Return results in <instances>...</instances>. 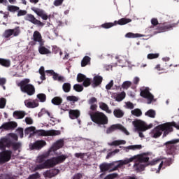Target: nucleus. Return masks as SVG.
I'll return each mask as SVG.
<instances>
[{
    "label": "nucleus",
    "instance_id": "nucleus-1",
    "mask_svg": "<svg viewBox=\"0 0 179 179\" xmlns=\"http://www.w3.org/2000/svg\"><path fill=\"white\" fill-rule=\"evenodd\" d=\"M64 145V140H58L52 147L50 148L47 154H43L38 155L36 158V165L34 167V171H42L43 169H50L55 168L56 165L63 164L68 158V155H59L58 157H53L48 159L51 152H55L60 148H62Z\"/></svg>",
    "mask_w": 179,
    "mask_h": 179
},
{
    "label": "nucleus",
    "instance_id": "nucleus-2",
    "mask_svg": "<svg viewBox=\"0 0 179 179\" xmlns=\"http://www.w3.org/2000/svg\"><path fill=\"white\" fill-rule=\"evenodd\" d=\"M173 127L177 128V129H179V122H178V123H176V122H171V123L159 124V126H156L155 129H152L150 133V136L152 138H159L163 134L162 137L164 138L165 137H167L168 134H170V132H173Z\"/></svg>",
    "mask_w": 179,
    "mask_h": 179
},
{
    "label": "nucleus",
    "instance_id": "nucleus-3",
    "mask_svg": "<svg viewBox=\"0 0 179 179\" xmlns=\"http://www.w3.org/2000/svg\"><path fill=\"white\" fill-rule=\"evenodd\" d=\"M10 143L6 137H3L0 140V164H6L10 161L12 158V151L6 150V148H10L7 144Z\"/></svg>",
    "mask_w": 179,
    "mask_h": 179
},
{
    "label": "nucleus",
    "instance_id": "nucleus-4",
    "mask_svg": "<svg viewBox=\"0 0 179 179\" xmlns=\"http://www.w3.org/2000/svg\"><path fill=\"white\" fill-rule=\"evenodd\" d=\"M131 159H124L122 161H118V164L115 166V162H111L110 164H108L107 162H103V164H101L99 165V169L100 172H103V173H106V172H114L115 171H117L119 168H122L123 165H127Z\"/></svg>",
    "mask_w": 179,
    "mask_h": 179
},
{
    "label": "nucleus",
    "instance_id": "nucleus-5",
    "mask_svg": "<svg viewBox=\"0 0 179 179\" xmlns=\"http://www.w3.org/2000/svg\"><path fill=\"white\" fill-rule=\"evenodd\" d=\"M18 86H20L22 92L27 93L29 96H32L36 93L35 86L30 83V79L27 78L22 79V80L18 83Z\"/></svg>",
    "mask_w": 179,
    "mask_h": 179
},
{
    "label": "nucleus",
    "instance_id": "nucleus-6",
    "mask_svg": "<svg viewBox=\"0 0 179 179\" xmlns=\"http://www.w3.org/2000/svg\"><path fill=\"white\" fill-rule=\"evenodd\" d=\"M179 143V138L167 141L164 143L166 145V152L167 155H172L175 158V155L177 154L178 146L177 144Z\"/></svg>",
    "mask_w": 179,
    "mask_h": 179
},
{
    "label": "nucleus",
    "instance_id": "nucleus-7",
    "mask_svg": "<svg viewBox=\"0 0 179 179\" xmlns=\"http://www.w3.org/2000/svg\"><path fill=\"white\" fill-rule=\"evenodd\" d=\"M91 120L93 122L96 124H101L104 125V124H108V119L103 112H93V113H90Z\"/></svg>",
    "mask_w": 179,
    "mask_h": 179
},
{
    "label": "nucleus",
    "instance_id": "nucleus-8",
    "mask_svg": "<svg viewBox=\"0 0 179 179\" xmlns=\"http://www.w3.org/2000/svg\"><path fill=\"white\" fill-rule=\"evenodd\" d=\"M131 22H132V19H129L127 17H122L121 19H119V20H115L113 23H103V24H101V27H103V29H110V27L116 26L117 24L122 26L124 24H127V23H130Z\"/></svg>",
    "mask_w": 179,
    "mask_h": 179
},
{
    "label": "nucleus",
    "instance_id": "nucleus-9",
    "mask_svg": "<svg viewBox=\"0 0 179 179\" xmlns=\"http://www.w3.org/2000/svg\"><path fill=\"white\" fill-rule=\"evenodd\" d=\"M20 34V27L19 26H17V27H15V29H7L5 30L4 33L3 34V36L5 38H9L10 36H19Z\"/></svg>",
    "mask_w": 179,
    "mask_h": 179
},
{
    "label": "nucleus",
    "instance_id": "nucleus-10",
    "mask_svg": "<svg viewBox=\"0 0 179 179\" xmlns=\"http://www.w3.org/2000/svg\"><path fill=\"white\" fill-rule=\"evenodd\" d=\"M47 145L46 141L44 140H37L33 143L29 144V149L31 150H36V151H40L44 147Z\"/></svg>",
    "mask_w": 179,
    "mask_h": 179
},
{
    "label": "nucleus",
    "instance_id": "nucleus-11",
    "mask_svg": "<svg viewBox=\"0 0 179 179\" xmlns=\"http://www.w3.org/2000/svg\"><path fill=\"white\" fill-rule=\"evenodd\" d=\"M133 124L136 127V129H142V131H146V129H150V128H152L153 124L150 123V124H146L145 122H142V120H134L133 122Z\"/></svg>",
    "mask_w": 179,
    "mask_h": 179
},
{
    "label": "nucleus",
    "instance_id": "nucleus-12",
    "mask_svg": "<svg viewBox=\"0 0 179 179\" xmlns=\"http://www.w3.org/2000/svg\"><path fill=\"white\" fill-rule=\"evenodd\" d=\"M115 129H120L122 131V132H124V134L127 136L129 135L128 130H127V129H125L122 124H112V126H110V127L107 129L106 133L107 134H110L111 132H113V131H115Z\"/></svg>",
    "mask_w": 179,
    "mask_h": 179
},
{
    "label": "nucleus",
    "instance_id": "nucleus-13",
    "mask_svg": "<svg viewBox=\"0 0 179 179\" xmlns=\"http://www.w3.org/2000/svg\"><path fill=\"white\" fill-rule=\"evenodd\" d=\"M25 20H28L29 22H31V23H33V24H36L37 26H39L41 27L45 26V23H43V22H41V20H38V19H36L34 15H32L31 13H28L27 16H25Z\"/></svg>",
    "mask_w": 179,
    "mask_h": 179
},
{
    "label": "nucleus",
    "instance_id": "nucleus-14",
    "mask_svg": "<svg viewBox=\"0 0 179 179\" xmlns=\"http://www.w3.org/2000/svg\"><path fill=\"white\" fill-rule=\"evenodd\" d=\"M38 136H59L61 134L60 130H50V131H46V130H37Z\"/></svg>",
    "mask_w": 179,
    "mask_h": 179
},
{
    "label": "nucleus",
    "instance_id": "nucleus-15",
    "mask_svg": "<svg viewBox=\"0 0 179 179\" xmlns=\"http://www.w3.org/2000/svg\"><path fill=\"white\" fill-rule=\"evenodd\" d=\"M37 43H39V45L42 44V34L38 30H35L33 33V41H30L31 45H36Z\"/></svg>",
    "mask_w": 179,
    "mask_h": 179
},
{
    "label": "nucleus",
    "instance_id": "nucleus-16",
    "mask_svg": "<svg viewBox=\"0 0 179 179\" xmlns=\"http://www.w3.org/2000/svg\"><path fill=\"white\" fill-rule=\"evenodd\" d=\"M140 95L148 99V104H150V103H152L154 99V96L150 92V90L148 87H145V89H143V90H141V92H140Z\"/></svg>",
    "mask_w": 179,
    "mask_h": 179
},
{
    "label": "nucleus",
    "instance_id": "nucleus-17",
    "mask_svg": "<svg viewBox=\"0 0 179 179\" xmlns=\"http://www.w3.org/2000/svg\"><path fill=\"white\" fill-rule=\"evenodd\" d=\"M31 10L36 13L38 16H40L43 20H48V16L47 13H45V10L43 9H41L40 8H36L35 6H33L31 8Z\"/></svg>",
    "mask_w": 179,
    "mask_h": 179
},
{
    "label": "nucleus",
    "instance_id": "nucleus-18",
    "mask_svg": "<svg viewBox=\"0 0 179 179\" xmlns=\"http://www.w3.org/2000/svg\"><path fill=\"white\" fill-rule=\"evenodd\" d=\"M126 159H132L130 161L131 162H133L134 161H136V159H138L139 162H149V157L146 155V154H143L142 155H140L138 157L136 156L131 157V158H126ZM130 162L129 164H130Z\"/></svg>",
    "mask_w": 179,
    "mask_h": 179
},
{
    "label": "nucleus",
    "instance_id": "nucleus-19",
    "mask_svg": "<svg viewBox=\"0 0 179 179\" xmlns=\"http://www.w3.org/2000/svg\"><path fill=\"white\" fill-rule=\"evenodd\" d=\"M24 103L27 107L29 108H34V107H38L39 106L38 100L33 99H27L24 100Z\"/></svg>",
    "mask_w": 179,
    "mask_h": 179
},
{
    "label": "nucleus",
    "instance_id": "nucleus-20",
    "mask_svg": "<svg viewBox=\"0 0 179 179\" xmlns=\"http://www.w3.org/2000/svg\"><path fill=\"white\" fill-rule=\"evenodd\" d=\"M176 26V23H163L162 24H159L158 29L159 31H166V30H170Z\"/></svg>",
    "mask_w": 179,
    "mask_h": 179
},
{
    "label": "nucleus",
    "instance_id": "nucleus-21",
    "mask_svg": "<svg viewBox=\"0 0 179 179\" xmlns=\"http://www.w3.org/2000/svg\"><path fill=\"white\" fill-rule=\"evenodd\" d=\"M45 72L47 73H50V75H52L54 80H59V81L64 80V76H59V73H57V72H55L53 69H47Z\"/></svg>",
    "mask_w": 179,
    "mask_h": 179
},
{
    "label": "nucleus",
    "instance_id": "nucleus-22",
    "mask_svg": "<svg viewBox=\"0 0 179 179\" xmlns=\"http://www.w3.org/2000/svg\"><path fill=\"white\" fill-rule=\"evenodd\" d=\"M59 173V169H50V171H46L44 172L43 176L45 178H54Z\"/></svg>",
    "mask_w": 179,
    "mask_h": 179
},
{
    "label": "nucleus",
    "instance_id": "nucleus-23",
    "mask_svg": "<svg viewBox=\"0 0 179 179\" xmlns=\"http://www.w3.org/2000/svg\"><path fill=\"white\" fill-rule=\"evenodd\" d=\"M17 127V123L16 122H6V123H3L1 127L3 129H15Z\"/></svg>",
    "mask_w": 179,
    "mask_h": 179
},
{
    "label": "nucleus",
    "instance_id": "nucleus-24",
    "mask_svg": "<svg viewBox=\"0 0 179 179\" xmlns=\"http://www.w3.org/2000/svg\"><path fill=\"white\" fill-rule=\"evenodd\" d=\"M45 41L43 40V37L41 36V44H40L38 47V52L40 54H51L50 50H48L46 47L44 45Z\"/></svg>",
    "mask_w": 179,
    "mask_h": 179
},
{
    "label": "nucleus",
    "instance_id": "nucleus-25",
    "mask_svg": "<svg viewBox=\"0 0 179 179\" xmlns=\"http://www.w3.org/2000/svg\"><path fill=\"white\" fill-rule=\"evenodd\" d=\"M105 175L104 172H101L99 175V179H117L119 177L118 173H109L106 176Z\"/></svg>",
    "mask_w": 179,
    "mask_h": 179
},
{
    "label": "nucleus",
    "instance_id": "nucleus-26",
    "mask_svg": "<svg viewBox=\"0 0 179 179\" xmlns=\"http://www.w3.org/2000/svg\"><path fill=\"white\" fill-rule=\"evenodd\" d=\"M102 80H103L102 76L99 75H96V76H94L92 86L94 87H96V86H99V85H101Z\"/></svg>",
    "mask_w": 179,
    "mask_h": 179
},
{
    "label": "nucleus",
    "instance_id": "nucleus-27",
    "mask_svg": "<svg viewBox=\"0 0 179 179\" xmlns=\"http://www.w3.org/2000/svg\"><path fill=\"white\" fill-rule=\"evenodd\" d=\"M69 115L71 120H75V118H79L80 112H79V110H73V109H71L69 111Z\"/></svg>",
    "mask_w": 179,
    "mask_h": 179
},
{
    "label": "nucleus",
    "instance_id": "nucleus-28",
    "mask_svg": "<svg viewBox=\"0 0 179 179\" xmlns=\"http://www.w3.org/2000/svg\"><path fill=\"white\" fill-rule=\"evenodd\" d=\"M0 65L5 66L6 68H9L11 65L10 59L7 58H0Z\"/></svg>",
    "mask_w": 179,
    "mask_h": 179
},
{
    "label": "nucleus",
    "instance_id": "nucleus-29",
    "mask_svg": "<svg viewBox=\"0 0 179 179\" xmlns=\"http://www.w3.org/2000/svg\"><path fill=\"white\" fill-rule=\"evenodd\" d=\"M99 108H101V110H103V111H106L108 114H111L112 110L110 108H109V106L106 103H104L103 101H101L99 104Z\"/></svg>",
    "mask_w": 179,
    "mask_h": 179
},
{
    "label": "nucleus",
    "instance_id": "nucleus-30",
    "mask_svg": "<svg viewBox=\"0 0 179 179\" xmlns=\"http://www.w3.org/2000/svg\"><path fill=\"white\" fill-rule=\"evenodd\" d=\"M113 114L117 118H122L124 115V112L121 108H115Z\"/></svg>",
    "mask_w": 179,
    "mask_h": 179
},
{
    "label": "nucleus",
    "instance_id": "nucleus-31",
    "mask_svg": "<svg viewBox=\"0 0 179 179\" xmlns=\"http://www.w3.org/2000/svg\"><path fill=\"white\" fill-rule=\"evenodd\" d=\"M13 115L15 117V118H24V117L26 115V113L25 112H23V110H15L13 113Z\"/></svg>",
    "mask_w": 179,
    "mask_h": 179
},
{
    "label": "nucleus",
    "instance_id": "nucleus-32",
    "mask_svg": "<svg viewBox=\"0 0 179 179\" xmlns=\"http://www.w3.org/2000/svg\"><path fill=\"white\" fill-rule=\"evenodd\" d=\"M157 164H159L158 169L160 171L164 165V161H162V159H154L149 163V165H157Z\"/></svg>",
    "mask_w": 179,
    "mask_h": 179
},
{
    "label": "nucleus",
    "instance_id": "nucleus-33",
    "mask_svg": "<svg viewBox=\"0 0 179 179\" xmlns=\"http://www.w3.org/2000/svg\"><path fill=\"white\" fill-rule=\"evenodd\" d=\"M62 101H63V99L59 96H55L52 99V103L57 106H59L60 104H62Z\"/></svg>",
    "mask_w": 179,
    "mask_h": 179
},
{
    "label": "nucleus",
    "instance_id": "nucleus-34",
    "mask_svg": "<svg viewBox=\"0 0 179 179\" xmlns=\"http://www.w3.org/2000/svg\"><path fill=\"white\" fill-rule=\"evenodd\" d=\"M7 146L13 147V149L15 151H17V150H19V148H20L21 144L20 143H13L12 141H10V143H7Z\"/></svg>",
    "mask_w": 179,
    "mask_h": 179
},
{
    "label": "nucleus",
    "instance_id": "nucleus-35",
    "mask_svg": "<svg viewBox=\"0 0 179 179\" xmlns=\"http://www.w3.org/2000/svg\"><path fill=\"white\" fill-rule=\"evenodd\" d=\"M134 168L137 172H142L143 171H145V166L142 164H137V162H136L134 165Z\"/></svg>",
    "mask_w": 179,
    "mask_h": 179
},
{
    "label": "nucleus",
    "instance_id": "nucleus-36",
    "mask_svg": "<svg viewBox=\"0 0 179 179\" xmlns=\"http://www.w3.org/2000/svg\"><path fill=\"white\" fill-rule=\"evenodd\" d=\"M91 58L88 55H85L81 61V66H86L88 64L90 63Z\"/></svg>",
    "mask_w": 179,
    "mask_h": 179
},
{
    "label": "nucleus",
    "instance_id": "nucleus-37",
    "mask_svg": "<svg viewBox=\"0 0 179 179\" xmlns=\"http://www.w3.org/2000/svg\"><path fill=\"white\" fill-rule=\"evenodd\" d=\"M62 89H63L64 92H65L66 93L71 92V83H69V82H66V83H63Z\"/></svg>",
    "mask_w": 179,
    "mask_h": 179
},
{
    "label": "nucleus",
    "instance_id": "nucleus-38",
    "mask_svg": "<svg viewBox=\"0 0 179 179\" xmlns=\"http://www.w3.org/2000/svg\"><path fill=\"white\" fill-rule=\"evenodd\" d=\"M38 72L41 75L40 78L42 80H45L46 79V76H45V71L44 66H41L38 69Z\"/></svg>",
    "mask_w": 179,
    "mask_h": 179
},
{
    "label": "nucleus",
    "instance_id": "nucleus-39",
    "mask_svg": "<svg viewBox=\"0 0 179 179\" xmlns=\"http://www.w3.org/2000/svg\"><path fill=\"white\" fill-rule=\"evenodd\" d=\"M92 83V79L90 78H87L86 75H85L84 82L83 83V86L87 87Z\"/></svg>",
    "mask_w": 179,
    "mask_h": 179
},
{
    "label": "nucleus",
    "instance_id": "nucleus-40",
    "mask_svg": "<svg viewBox=\"0 0 179 179\" xmlns=\"http://www.w3.org/2000/svg\"><path fill=\"white\" fill-rule=\"evenodd\" d=\"M122 144H126V141L124 140H116L115 141H113L109 144L110 145H121Z\"/></svg>",
    "mask_w": 179,
    "mask_h": 179
},
{
    "label": "nucleus",
    "instance_id": "nucleus-41",
    "mask_svg": "<svg viewBox=\"0 0 179 179\" xmlns=\"http://www.w3.org/2000/svg\"><path fill=\"white\" fill-rule=\"evenodd\" d=\"M125 96V92H121V93H118V94H117L116 100H117V101H121L122 100H123V99H124Z\"/></svg>",
    "mask_w": 179,
    "mask_h": 179
},
{
    "label": "nucleus",
    "instance_id": "nucleus-42",
    "mask_svg": "<svg viewBox=\"0 0 179 179\" xmlns=\"http://www.w3.org/2000/svg\"><path fill=\"white\" fill-rule=\"evenodd\" d=\"M156 115L155 110H153L152 108L149 109L148 112H145V115H148V117H151V118H155Z\"/></svg>",
    "mask_w": 179,
    "mask_h": 179
},
{
    "label": "nucleus",
    "instance_id": "nucleus-43",
    "mask_svg": "<svg viewBox=\"0 0 179 179\" xmlns=\"http://www.w3.org/2000/svg\"><path fill=\"white\" fill-rule=\"evenodd\" d=\"M38 99L40 100V101L44 102L46 101L47 96L45 93H38L37 94Z\"/></svg>",
    "mask_w": 179,
    "mask_h": 179
},
{
    "label": "nucleus",
    "instance_id": "nucleus-44",
    "mask_svg": "<svg viewBox=\"0 0 179 179\" xmlns=\"http://www.w3.org/2000/svg\"><path fill=\"white\" fill-rule=\"evenodd\" d=\"M126 37L135 38L136 37H141V34H139L138 33L135 34V33L129 32L126 34Z\"/></svg>",
    "mask_w": 179,
    "mask_h": 179
},
{
    "label": "nucleus",
    "instance_id": "nucleus-45",
    "mask_svg": "<svg viewBox=\"0 0 179 179\" xmlns=\"http://www.w3.org/2000/svg\"><path fill=\"white\" fill-rule=\"evenodd\" d=\"M131 114H133V115H136V117H140V115H142V112L141 108H134V110H131Z\"/></svg>",
    "mask_w": 179,
    "mask_h": 179
},
{
    "label": "nucleus",
    "instance_id": "nucleus-46",
    "mask_svg": "<svg viewBox=\"0 0 179 179\" xmlns=\"http://www.w3.org/2000/svg\"><path fill=\"white\" fill-rule=\"evenodd\" d=\"M8 9L10 12H17L20 9V7L15 5H8Z\"/></svg>",
    "mask_w": 179,
    "mask_h": 179
},
{
    "label": "nucleus",
    "instance_id": "nucleus-47",
    "mask_svg": "<svg viewBox=\"0 0 179 179\" xmlns=\"http://www.w3.org/2000/svg\"><path fill=\"white\" fill-rule=\"evenodd\" d=\"M73 89L76 92H82V90H83L84 87L82 85H80L79 83H76L73 85Z\"/></svg>",
    "mask_w": 179,
    "mask_h": 179
},
{
    "label": "nucleus",
    "instance_id": "nucleus-48",
    "mask_svg": "<svg viewBox=\"0 0 179 179\" xmlns=\"http://www.w3.org/2000/svg\"><path fill=\"white\" fill-rule=\"evenodd\" d=\"M6 99L5 97L0 98V108H4L6 106Z\"/></svg>",
    "mask_w": 179,
    "mask_h": 179
},
{
    "label": "nucleus",
    "instance_id": "nucleus-49",
    "mask_svg": "<svg viewBox=\"0 0 179 179\" xmlns=\"http://www.w3.org/2000/svg\"><path fill=\"white\" fill-rule=\"evenodd\" d=\"M131 85V82L130 80H125L124 82H123L122 87H123V89H129V87H130Z\"/></svg>",
    "mask_w": 179,
    "mask_h": 179
},
{
    "label": "nucleus",
    "instance_id": "nucleus-50",
    "mask_svg": "<svg viewBox=\"0 0 179 179\" xmlns=\"http://www.w3.org/2000/svg\"><path fill=\"white\" fill-rule=\"evenodd\" d=\"M85 75L83 73H78L77 80L78 82H85Z\"/></svg>",
    "mask_w": 179,
    "mask_h": 179
},
{
    "label": "nucleus",
    "instance_id": "nucleus-51",
    "mask_svg": "<svg viewBox=\"0 0 179 179\" xmlns=\"http://www.w3.org/2000/svg\"><path fill=\"white\" fill-rule=\"evenodd\" d=\"M35 127H33V126H31V127H27L24 130L25 136H29L30 134V132H32V131H35Z\"/></svg>",
    "mask_w": 179,
    "mask_h": 179
},
{
    "label": "nucleus",
    "instance_id": "nucleus-52",
    "mask_svg": "<svg viewBox=\"0 0 179 179\" xmlns=\"http://www.w3.org/2000/svg\"><path fill=\"white\" fill-rule=\"evenodd\" d=\"M159 57V53H150V54H148L147 57L148 58V59H153L155 58H158Z\"/></svg>",
    "mask_w": 179,
    "mask_h": 179
},
{
    "label": "nucleus",
    "instance_id": "nucleus-53",
    "mask_svg": "<svg viewBox=\"0 0 179 179\" xmlns=\"http://www.w3.org/2000/svg\"><path fill=\"white\" fill-rule=\"evenodd\" d=\"M66 100L75 102V101H78V100H79V99L77 96L72 95V96H67Z\"/></svg>",
    "mask_w": 179,
    "mask_h": 179
},
{
    "label": "nucleus",
    "instance_id": "nucleus-54",
    "mask_svg": "<svg viewBox=\"0 0 179 179\" xmlns=\"http://www.w3.org/2000/svg\"><path fill=\"white\" fill-rule=\"evenodd\" d=\"M118 152H120V150H115L111 152H108V155L106 156V159H109V158H111V157L115 155V154H117Z\"/></svg>",
    "mask_w": 179,
    "mask_h": 179
},
{
    "label": "nucleus",
    "instance_id": "nucleus-55",
    "mask_svg": "<svg viewBox=\"0 0 179 179\" xmlns=\"http://www.w3.org/2000/svg\"><path fill=\"white\" fill-rule=\"evenodd\" d=\"M83 173H75L71 179H83Z\"/></svg>",
    "mask_w": 179,
    "mask_h": 179
},
{
    "label": "nucleus",
    "instance_id": "nucleus-56",
    "mask_svg": "<svg viewBox=\"0 0 179 179\" xmlns=\"http://www.w3.org/2000/svg\"><path fill=\"white\" fill-rule=\"evenodd\" d=\"M41 178L40 173L38 172L36 173H33L30 175L27 179H39Z\"/></svg>",
    "mask_w": 179,
    "mask_h": 179
},
{
    "label": "nucleus",
    "instance_id": "nucleus-57",
    "mask_svg": "<svg viewBox=\"0 0 179 179\" xmlns=\"http://www.w3.org/2000/svg\"><path fill=\"white\" fill-rule=\"evenodd\" d=\"M7 82L6 78H1L0 77V85L3 87L4 90H6V83Z\"/></svg>",
    "mask_w": 179,
    "mask_h": 179
},
{
    "label": "nucleus",
    "instance_id": "nucleus-58",
    "mask_svg": "<svg viewBox=\"0 0 179 179\" xmlns=\"http://www.w3.org/2000/svg\"><path fill=\"white\" fill-rule=\"evenodd\" d=\"M17 11V16H24L27 13V10L20 9V8Z\"/></svg>",
    "mask_w": 179,
    "mask_h": 179
},
{
    "label": "nucleus",
    "instance_id": "nucleus-59",
    "mask_svg": "<svg viewBox=\"0 0 179 179\" xmlns=\"http://www.w3.org/2000/svg\"><path fill=\"white\" fill-rule=\"evenodd\" d=\"M142 148V145H129V147H127L128 150H141Z\"/></svg>",
    "mask_w": 179,
    "mask_h": 179
},
{
    "label": "nucleus",
    "instance_id": "nucleus-60",
    "mask_svg": "<svg viewBox=\"0 0 179 179\" xmlns=\"http://www.w3.org/2000/svg\"><path fill=\"white\" fill-rule=\"evenodd\" d=\"M17 131L18 136H20V138H23V137H24V129H22V127H19V129H17Z\"/></svg>",
    "mask_w": 179,
    "mask_h": 179
},
{
    "label": "nucleus",
    "instance_id": "nucleus-61",
    "mask_svg": "<svg viewBox=\"0 0 179 179\" xmlns=\"http://www.w3.org/2000/svg\"><path fill=\"white\" fill-rule=\"evenodd\" d=\"M0 179H15V176H12V175H3L2 176H0Z\"/></svg>",
    "mask_w": 179,
    "mask_h": 179
},
{
    "label": "nucleus",
    "instance_id": "nucleus-62",
    "mask_svg": "<svg viewBox=\"0 0 179 179\" xmlns=\"http://www.w3.org/2000/svg\"><path fill=\"white\" fill-rule=\"evenodd\" d=\"M173 159L172 158H168L167 159H165L164 161V164L166 166H170L173 164Z\"/></svg>",
    "mask_w": 179,
    "mask_h": 179
},
{
    "label": "nucleus",
    "instance_id": "nucleus-63",
    "mask_svg": "<svg viewBox=\"0 0 179 179\" xmlns=\"http://www.w3.org/2000/svg\"><path fill=\"white\" fill-rule=\"evenodd\" d=\"M114 85V82L113 80H111L109 83H108L106 86V89H107V90H110V89H111V87H113Z\"/></svg>",
    "mask_w": 179,
    "mask_h": 179
},
{
    "label": "nucleus",
    "instance_id": "nucleus-64",
    "mask_svg": "<svg viewBox=\"0 0 179 179\" xmlns=\"http://www.w3.org/2000/svg\"><path fill=\"white\" fill-rule=\"evenodd\" d=\"M151 23L152 26H157V24H159V20L156 17H153L151 19Z\"/></svg>",
    "mask_w": 179,
    "mask_h": 179
}]
</instances>
